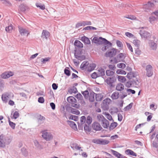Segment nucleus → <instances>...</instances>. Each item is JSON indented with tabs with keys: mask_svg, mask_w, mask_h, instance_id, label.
I'll list each match as a JSON object with an SVG mask.
<instances>
[{
	"mask_svg": "<svg viewBox=\"0 0 158 158\" xmlns=\"http://www.w3.org/2000/svg\"><path fill=\"white\" fill-rule=\"evenodd\" d=\"M97 121L101 123L104 128H107L109 125V122L102 115L99 114L97 117Z\"/></svg>",
	"mask_w": 158,
	"mask_h": 158,
	"instance_id": "f257e3e1",
	"label": "nucleus"
},
{
	"mask_svg": "<svg viewBox=\"0 0 158 158\" xmlns=\"http://www.w3.org/2000/svg\"><path fill=\"white\" fill-rule=\"evenodd\" d=\"M92 42L99 44L103 43H106L108 44L109 42L106 39L102 38V37L98 38V37H94L92 40Z\"/></svg>",
	"mask_w": 158,
	"mask_h": 158,
	"instance_id": "f03ea898",
	"label": "nucleus"
},
{
	"mask_svg": "<svg viewBox=\"0 0 158 158\" xmlns=\"http://www.w3.org/2000/svg\"><path fill=\"white\" fill-rule=\"evenodd\" d=\"M74 56L75 58L80 60H83L85 58V56L82 54V51L80 49H77L75 51Z\"/></svg>",
	"mask_w": 158,
	"mask_h": 158,
	"instance_id": "7ed1b4c3",
	"label": "nucleus"
},
{
	"mask_svg": "<svg viewBox=\"0 0 158 158\" xmlns=\"http://www.w3.org/2000/svg\"><path fill=\"white\" fill-rule=\"evenodd\" d=\"M71 147L74 151V155H77L78 154L79 151L81 150L82 151V149H81V147L79 146L77 144H73L71 145Z\"/></svg>",
	"mask_w": 158,
	"mask_h": 158,
	"instance_id": "20e7f679",
	"label": "nucleus"
},
{
	"mask_svg": "<svg viewBox=\"0 0 158 158\" xmlns=\"http://www.w3.org/2000/svg\"><path fill=\"white\" fill-rule=\"evenodd\" d=\"M67 100L69 103L71 104L72 106L77 108L79 107V105L76 104V100L74 97H69L67 98Z\"/></svg>",
	"mask_w": 158,
	"mask_h": 158,
	"instance_id": "39448f33",
	"label": "nucleus"
},
{
	"mask_svg": "<svg viewBox=\"0 0 158 158\" xmlns=\"http://www.w3.org/2000/svg\"><path fill=\"white\" fill-rule=\"evenodd\" d=\"M116 78L115 77H108L105 80V82L108 85L112 86L113 84L116 81Z\"/></svg>",
	"mask_w": 158,
	"mask_h": 158,
	"instance_id": "423d86ee",
	"label": "nucleus"
},
{
	"mask_svg": "<svg viewBox=\"0 0 158 158\" xmlns=\"http://www.w3.org/2000/svg\"><path fill=\"white\" fill-rule=\"evenodd\" d=\"M50 36V33L47 30H43L41 35V37L43 41L47 40Z\"/></svg>",
	"mask_w": 158,
	"mask_h": 158,
	"instance_id": "0eeeda50",
	"label": "nucleus"
},
{
	"mask_svg": "<svg viewBox=\"0 0 158 158\" xmlns=\"http://www.w3.org/2000/svg\"><path fill=\"white\" fill-rule=\"evenodd\" d=\"M42 132V136L46 140L49 141L52 138V135L46 131H44Z\"/></svg>",
	"mask_w": 158,
	"mask_h": 158,
	"instance_id": "6e6552de",
	"label": "nucleus"
},
{
	"mask_svg": "<svg viewBox=\"0 0 158 158\" xmlns=\"http://www.w3.org/2000/svg\"><path fill=\"white\" fill-rule=\"evenodd\" d=\"M14 73L11 72H6L2 73L1 75V77L3 79H6L13 76Z\"/></svg>",
	"mask_w": 158,
	"mask_h": 158,
	"instance_id": "1a4fd4ad",
	"label": "nucleus"
},
{
	"mask_svg": "<svg viewBox=\"0 0 158 158\" xmlns=\"http://www.w3.org/2000/svg\"><path fill=\"white\" fill-rule=\"evenodd\" d=\"M116 53V50L114 48H112L108 52L106 53V56L109 57H112L115 56Z\"/></svg>",
	"mask_w": 158,
	"mask_h": 158,
	"instance_id": "9d476101",
	"label": "nucleus"
},
{
	"mask_svg": "<svg viewBox=\"0 0 158 158\" xmlns=\"http://www.w3.org/2000/svg\"><path fill=\"white\" fill-rule=\"evenodd\" d=\"M93 129L96 131H100L102 129V127L99 123L95 122L92 125Z\"/></svg>",
	"mask_w": 158,
	"mask_h": 158,
	"instance_id": "9b49d317",
	"label": "nucleus"
},
{
	"mask_svg": "<svg viewBox=\"0 0 158 158\" xmlns=\"http://www.w3.org/2000/svg\"><path fill=\"white\" fill-rule=\"evenodd\" d=\"M152 67L150 65H148L146 66V75L148 77H151L152 75Z\"/></svg>",
	"mask_w": 158,
	"mask_h": 158,
	"instance_id": "f8f14e48",
	"label": "nucleus"
},
{
	"mask_svg": "<svg viewBox=\"0 0 158 158\" xmlns=\"http://www.w3.org/2000/svg\"><path fill=\"white\" fill-rule=\"evenodd\" d=\"M19 31L22 35H26L27 36L29 35V33L27 30L22 27H19Z\"/></svg>",
	"mask_w": 158,
	"mask_h": 158,
	"instance_id": "ddd939ff",
	"label": "nucleus"
},
{
	"mask_svg": "<svg viewBox=\"0 0 158 158\" xmlns=\"http://www.w3.org/2000/svg\"><path fill=\"white\" fill-rule=\"evenodd\" d=\"M10 95L8 93H5L2 94V99L3 102L6 103L7 102L9 98Z\"/></svg>",
	"mask_w": 158,
	"mask_h": 158,
	"instance_id": "4468645a",
	"label": "nucleus"
},
{
	"mask_svg": "<svg viewBox=\"0 0 158 158\" xmlns=\"http://www.w3.org/2000/svg\"><path fill=\"white\" fill-rule=\"evenodd\" d=\"M111 100L109 98H107L104 99L103 101V106L107 108L108 105L111 103Z\"/></svg>",
	"mask_w": 158,
	"mask_h": 158,
	"instance_id": "2eb2a0df",
	"label": "nucleus"
},
{
	"mask_svg": "<svg viewBox=\"0 0 158 158\" xmlns=\"http://www.w3.org/2000/svg\"><path fill=\"white\" fill-rule=\"evenodd\" d=\"M88 62L84 61L81 65V68L82 69H86L88 71L89 65Z\"/></svg>",
	"mask_w": 158,
	"mask_h": 158,
	"instance_id": "dca6fc26",
	"label": "nucleus"
},
{
	"mask_svg": "<svg viewBox=\"0 0 158 158\" xmlns=\"http://www.w3.org/2000/svg\"><path fill=\"white\" fill-rule=\"evenodd\" d=\"M149 45L150 47L152 50H156L157 48V44L153 41H151Z\"/></svg>",
	"mask_w": 158,
	"mask_h": 158,
	"instance_id": "f3484780",
	"label": "nucleus"
},
{
	"mask_svg": "<svg viewBox=\"0 0 158 158\" xmlns=\"http://www.w3.org/2000/svg\"><path fill=\"white\" fill-rule=\"evenodd\" d=\"M96 65L95 64H89L88 71H91L94 70L96 67Z\"/></svg>",
	"mask_w": 158,
	"mask_h": 158,
	"instance_id": "a211bd4d",
	"label": "nucleus"
},
{
	"mask_svg": "<svg viewBox=\"0 0 158 158\" xmlns=\"http://www.w3.org/2000/svg\"><path fill=\"white\" fill-rule=\"evenodd\" d=\"M68 124L69 126L74 130L77 131V125L73 121H69Z\"/></svg>",
	"mask_w": 158,
	"mask_h": 158,
	"instance_id": "6ab92c4d",
	"label": "nucleus"
},
{
	"mask_svg": "<svg viewBox=\"0 0 158 158\" xmlns=\"http://www.w3.org/2000/svg\"><path fill=\"white\" fill-rule=\"evenodd\" d=\"M81 40L85 44H90V41L89 39L85 36L82 37Z\"/></svg>",
	"mask_w": 158,
	"mask_h": 158,
	"instance_id": "aec40b11",
	"label": "nucleus"
},
{
	"mask_svg": "<svg viewBox=\"0 0 158 158\" xmlns=\"http://www.w3.org/2000/svg\"><path fill=\"white\" fill-rule=\"evenodd\" d=\"M98 74L99 75V76H103L105 75V70L104 69L101 68H99L98 69Z\"/></svg>",
	"mask_w": 158,
	"mask_h": 158,
	"instance_id": "412c9836",
	"label": "nucleus"
},
{
	"mask_svg": "<svg viewBox=\"0 0 158 158\" xmlns=\"http://www.w3.org/2000/svg\"><path fill=\"white\" fill-rule=\"evenodd\" d=\"M112 153L115 156H117L118 158H124V156L123 155L120 154L118 152L116 151L112 150Z\"/></svg>",
	"mask_w": 158,
	"mask_h": 158,
	"instance_id": "4be33fe9",
	"label": "nucleus"
},
{
	"mask_svg": "<svg viewBox=\"0 0 158 158\" xmlns=\"http://www.w3.org/2000/svg\"><path fill=\"white\" fill-rule=\"evenodd\" d=\"M74 45L78 47L83 48V44L79 40H76L74 43Z\"/></svg>",
	"mask_w": 158,
	"mask_h": 158,
	"instance_id": "5701e85b",
	"label": "nucleus"
},
{
	"mask_svg": "<svg viewBox=\"0 0 158 158\" xmlns=\"http://www.w3.org/2000/svg\"><path fill=\"white\" fill-rule=\"evenodd\" d=\"M124 85L122 84H118L117 85L116 87V89L118 91H122L124 89Z\"/></svg>",
	"mask_w": 158,
	"mask_h": 158,
	"instance_id": "b1692460",
	"label": "nucleus"
},
{
	"mask_svg": "<svg viewBox=\"0 0 158 158\" xmlns=\"http://www.w3.org/2000/svg\"><path fill=\"white\" fill-rule=\"evenodd\" d=\"M95 97L96 100L99 101H101L102 99L103 95L102 94H96Z\"/></svg>",
	"mask_w": 158,
	"mask_h": 158,
	"instance_id": "393cba45",
	"label": "nucleus"
},
{
	"mask_svg": "<svg viewBox=\"0 0 158 158\" xmlns=\"http://www.w3.org/2000/svg\"><path fill=\"white\" fill-rule=\"evenodd\" d=\"M126 153L127 155H131L135 156H137V155L136 153L132 150L130 149L127 150L126 151Z\"/></svg>",
	"mask_w": 158,
	"mask_h": 158,
	"instance_id": "a878e982",
	"label": "nucleus"
},
{
	"mask_svg": "<svg viewBox=\"0 0 158 158\" xmlns=\"http://www.w3.org/2000/svg\"><path fill=\"white\" fill-rule=\"evenodd\" d=\"M141 35L143 37L147 38L150 36V34L149 33H148L146 31H145L144 32L142 31H141Z\"/></svg>",
	"mask_w": 158,
	"mask_h": 158,
	"instance_id": "bb28decb",
	"label": "nucleus"
},
{
	"mask_svg": "<svg viewBox=\"0 0 158 158\" xmlns=\"http://www.w3.org/2000/svg\"><path fill=\"white\" fill-rule=\"evenodd\" d=\"M117 78L118 81L122 83L124 82L126 80L125 77L123 76H118Z\"/></svg>",
	"mask_w": 158,
	"mask_h": 158,
	"instance_id": "cd10ccee",
	"label": "nucleus"
},
{
	"mask_svg": "<svg viewBox=\"0 0 158 158\" xmlns=\"http://www.w3.org/2000/svg\"><path fill=\"white\" fill-rule=\"evenodd\" d=\"M35 5L37 7H39L42 10H44L45 9V6L44 4H42L40 3H36Z\"/></svg>",
	"mask_w": 158,
	"mask_h": 158,
	"instance_id": "c85d7f7f",
	"label": "nucleus"
},
{
	"mask_svg": "<svg viewBox=\"0 0 158 158\" xmlns=\"http://www.w3.org/2000/svg\"><path fill=\"white\" fill-rule=\"evenodd\" d=\"M119 97V93L117 92L113 93L111 96V98L113 99H116Z\"/></svg>",
	"mask_w": 158,
	"mask_h": 158,
	"instance_id": "c756f323",
	"label": "nucleus"
},
{
	"mask_svg": "<svg viewBox=\"0 0 158 158\" xmlns=\"http://www.w3.org/2000/svg\"><path fill=\"white\" fill-rule=\"evenodd\" d=\"M90 102H93L94 100V94L90 93L89 95L88 98Z\"/></svg>",
	"mask_w": 158,
	"mask_h": 158,
	"instance_id": "7c9ffc66",
	"label": "nucleus"
},
{
	"mask_svg": "<svg viewBox=\"0 0 158 158\" xmlns=\"http://www.w3.org/2000/svg\"><path fill=\"white\" fill-rule=\"evenodd\" d=\"M13 29V26L12 24H10L5 28L6 31L8 32H11Z\"/></svg>",
	"mask_w": 158,
	"mask_h": 158,
	"instance_id": "2f4dec72",
	"label": "nucleus"
},
{
	"mask_svg": "<svg viewBox=\"0 0 158 158\" xmlns=\"http://www.w3.org/2000/svg\"><path fill=\"white\" fill-rule=\"evenodd\" d=\"M0 1L2 2L3 3L8 6H12L11 3L8 0H0Z\"/></svg>",
	"mask_w": 158,
	"mask_h": 158,
	"instance_id": "473e14b6",
	"label": "nucleus"
},
{
	"mask_svg": "<svg viewBox=\"0 0 158 158\" xmlns=\"http://www.w3.org/2000/svg\"><path fill=\"white\" fill-rule=\"evenodd\" d=\"M124 18L132 20H135L136 19V18L134 15H127L124 17Z\"/></svg>",
	"mask_w": 158,
	"mask_h": 158,
	"instance_id": "72a5a7b5",
	"label": "nucleus"
},
{
	"mask_svg": "<svg viewBox=\"0 0 158 158\" xmlns=\"http://www.w3.org/2000/svg\"><path fill=\"white\" fill-rule=\"evenodd\" d=\"M5 143L3 139L2 136H0V147H5Z\"/></svg>",
	"mask_w": 158,
	"mask_h": 158,
	"instance_id": "f704fd0d",
	"label": "nucleus"
},
{
	"mask_svg": "<svg viewBox=\"0 0 158 158\" xmlns=\"http://www.w3.org/2000/svg\"><path fill=\"white\" fill-rule=\"evenodd\" d=\"M117 125L118 124L116 122H114L113 123H112L110 126V130H113L117 126Z\"/></svg>",
	"mask_w": 158,
	"mask_h": 158,
	"instance_id": "c9c22d12",
	"label": "nucleus"
},
{
	"mask_svg": "<svg viewBox=\"0 0 158 158\" xmlns=\"http://www.w3.org/2000/svg\"><path fill=\"white\" fill-rule=\"evenodd\" d=\"M114 73V72L110 70H107L106 71V74L107 76H112Z\"/></svg>",
	"mask_w": 158,
	"mask_h": 158,
	"instance_id": "e433bc0d",
	"label": "nucleus"
},
{
	"mask_svg": "<svg viewBox=\"0 0 158 158\" xmlns=\"http://www.w3.org/2000/svg\"><path fill=\"white\" fill-rule=\"evenodd\" d=\"M4 87V82L3 81L0 79V91H2Z\"/></svg>",
	"mask_w": 158,
	"mask_h": 158,
	"instance_id": "4c0bfd02",
	"label": "nucleus"
},
{
	"mask_svg": "<svg viewBox=\"0 0 158 158\" xmlns=\"http://www.w3.org/2000/svg\"><path fill=\"white\" fill-rule=\"evenodd\" d=\"M116 72L117 74H119L126 75V72L125 71L120 69H118Z\"/></svg>",
	"mask_w": 158,
	"mask_h": 158,
	"instance_id": "58836bf2",
	"label": "nucleus"
},
{
	"mask_svg": "<svg viewBox=\"0 0 158 158\" xmlns=\"http://www.w3.org/2000/svg\"><path fill=\"white\" fill-rule=\"evenodd\" d=\"M110 143V141L106 139H101V145H106Z\"/></svg>",
	"mask_w": 158,
	"mask_h": 158,
	"instance_id": "ea45409f",
	"label": "nucleus"
},
{
	"mask_svg": "<svg viewBox=\"0 0 158 158\" xmlns=\"http://www.w3.org/2000/svg\"><path fill=\"white\" fill-rule=\"evenodd\" d=\"M103 114L109 120L111 121L112 120V117L109 114L105 112L103 113Z\"/></svg>",
	"mask_w": 158,
	"mask_h": 158,
	"instance_id": "a19ab883",
	"label": "nucleus"
},
{
	"mask_svg": "<svg viewBox=\"0 0 158 158\" xmlns=\"http://www.w3.org/2000/svg\"><path fill=\"white\" fill-rule=\"evenodd\" d=\"M133 43L135 46L139 47L140 45V41L139 40H133Z\"/></svg>",
	"mask_w": 158,
	"mask_h": 158,
	"instance_id": "79ce46f5",
	"label": "nucleus"
},
{
	"mask_svg": "<svg viewBox=\"0 0 158 158\" xmlns=\"http://www.w3.org/2000/svg\"><path fill=\"white\" fill-rule=\"evenodd\" d=\"M133 104L132 103H130L128 105H127V106L125 107L124 108V110L125 111H127L129 110L132 108Z\"/></svg>",
	"mask_w": 158,
	"mask_h": 158,
	"instance_id": "37998d69",
	"label": "nucleus"
},
{
	"mask_svg": "<svg viewBox=\"0 0 158 158\" xmlns=\"http://www.w3.org/2000/svg\"><path fill=\"white\" fill-rule=\"evenodd\" d=\"M96 28L92 26H87L83 29V30H96Z\"/></svg>",
	"mask_w": 158,
	"mask_h": 158,
	"instance_id": "c03bdc74",
	"label": "nucleus"
},
{
	"mask_svg": "<svg viewBox=\"0 0 158 158\" xmlns=\"http://www.w3.org/2000/svg\"><path fill=\"white\" fill-rule=\"evenodd\" d=\"M125 57V55L123 53H119L117 56L118 58L120 60L123 59Z\"/></svg>",
	"mask_w": 158,
	"mask_h": 158,
	"instance_id": "a18cd8bd",
	"label": "nucleus"
},
{
	"mask_svg": "<svg viewBox=\"0 0 158 158\" xmlns=\"http://www.w3.org/2000/svg\"><path fill=\"white\" fill-rule=\"evenodd\" d=\"M71 111L72 113L77 115L79 114H80V112L79 110L73 108L71 109Z\"/></svg>",
	"mask_w": 158,
	"mask_h": 158,
	"instance_id": "49530a36",
	"label": "nucleus"
},
{
	"mask_svg": "<svg viewBox=\"0 0 158 158\" xmlns=\"http://www.w3.org/2000/svg\"><path fill=\"white\" fill-rule=\"evenodd\" d=\"M83 95L84 96L85 98L87 99L88 98V96L89 94L88 91L86 90L83 92L82 93Z\"/></svg>",
	"mask_w": 158,
	"mask_h": 158,
	"instance_id": "de8ad7c7",
	"label": "nucleus"
},
{
	"mask_svg": "<svg viewBox=\"0 0 158 158\" xmlns=\"http://www.w3.org/2000/svg\"><path fill=\"white\" fill-rule=\"evenodd\" d=\"M91 77L93 79H95L98 77H99V75L96 72H94L92 73L91 75Z\"/></svg>",
	"mask_w": 158,
	"mask_h": 158,
	"instance_id": "09e8293b",
	"label": "nucleus"
},
{
	"mask_svg": "<svg viewBox=\"0 0 158 158\" xmlns=\"http://www.w3.org/2000/svg\"><path fill=\"white\" fill-rule=\"evenodd\" d=\"M92 119L91 117L89 116H88L87 117L86 123L88 124L89 125L92 122Z\"/></svg>",
	"mask_w": 158,
	"mask_h": 158,
	"instance_id": "8fccbe9b",
	"label": "nucleus"
},
{
	"mask_svg": "<svg viewBox=\"0 0 158 158\" xmlns=\"http://www.w3.org/2000/svg\"><path fill=\"white\" fill-rule=\"evenodd\" d=\"M117 67L119 68L124 69L126 67V65L124 63H120L117 64Z\"/></svg>",
	"mask_w": 158,
	"mask_h": 158,
	"instance_id": "3c124183",
	"label": "nucleus"
},
{
	"mask_svg": "<svg viewBox=\"0 0 158 158\" xmlns=\"http://www.w3.org/2000/svg\"><path fill=\"white\" fill-rule=\"evenodd\" d=\"M93 142L94 143L101 144V139H94L93 140Z\"/></svg>",
	"mask_w": 158,
	"mask_h": 158,
	"instance_id": "603ef678",
	"label": "nucleus"
},
{
	"mask_svg": "<svg viewBox=\"0 0 158 158\" xmlns=\"http://www.w3.org/2000/svg\"><path fill=\"white\" fill-rule=\"evenodd\" d=\"M19 116V113L18 111H15L13 114V118H14L16 119Z\"/></svg>",
	"mask_w": 158,
	"mask_h": 158,
	"instance_id": "864d4df0",
	"label": "nucleus"
},
{
	"mask_svg": "<svg viewBox=\"0 0 158 158\" xmlns=\"http://www.w3.org/2000/svg\"><path fill=\"white\" fill-rule=\"evenodd\" d=\"M9 124L11 127L13 129H14L15 128V124L14 123L10 121V120H9Z\"/></svg>",
	"mask_w": 158,
	"mask_h": 158,
	"instance_id": "5fc2aeb1",
	"label": "nucleus"
},
{
	"mask_svg": "<svg viewBox=\"0 0 158 158\" xmlns=\"http://www.w3.org/2000/svg\"><path fill=\"white\" fill-rule=\"evenodd\" d=\"M82 26H84L83 22H79L77 23L76 25V28H78Z\"/></svg>",
	"mask_w": 158,
	"mask_h": 158,
	"instance_id": "6e6d98bb",
	"label": "nucleus"
},
{
	"mask_svg": "<svg viewBox=\"0 0 158 158\" xmlns=\"http://www.w3.org/2000/svg\"><path fill=\"white\" fill-rule=\"evenodd\" d=\"M50 57L45 58L44 59H41V62L43 63H45L46 62L50 60Z\"/></svg>",
	"mask_w": 158,
	"mask_h": 158,
	"instance_id": "4d7b16f0",
	"label": "nucleus"
},
{
	"mask_svg": "<svg viewBox=\"0 0 158 158\" xmlns=\"http://www.w3.org/2000/svg\"><path fill=\"white\" fill-rule=\"evenodd\" d=\"M84 129L86 132H89L90 131L89 126L86 125H85L84 126Z\"/></svg>",
	"mask_w": 158,
	"mask_h": 158,
	"instance_id": "13d9d810",
	"label": "nucleus"
},
{
	"mask_svg": "<svg viewBox=\"0 0 158 158\" xmlns=\"http://www.w3.org/2000/svg\"><path fill=\"white\" fill-rule=\"evenodd\" d=\"M70 119L76 121L77 119V117L76 116L71 115L70 117Z\"/></svg>",
	"mask_w": 158,
	"mask_h": 158,
	"instance_id": "bf43d9fd",
	"label": "nucleus"
},
{
	"mask_svg": "<svg viewBox=\"0 0 158 158\" xmlns=\"http://www.w3.org/2000/svg\"><path fill=\"white\" fill-rule=\"evenodd\" d=\"M116 43L118 47H123V44H122V42L121 41H120L118 40H117Z\"/></svg>",
	"mask_w": 158,
	"mask_h": 158,
	"instance_id": "052dcab7",
	"label": "nucleus"
},
{
	"mask_svg": "<svg viewBox=\"0 0 158 158\" xmlns=\"http://www.w3.org/2000/svg\"><path fill=\"white\" fill-rule=\"evenodd\" d=\"M156 19V18L154 16H152L149 18V20L150 23H152L155 21Z\"/></svg>",
	"mask_w": 158,
	"mask_h": 158,
	"instance_id": "680f3d73",
	"label": "nucleus"
},
{
	"mask_svg": "<svg viewBox=\"0 0 158 158\" xmlns=\"http://www.w3.org/2000/svg\"><path fill=\"white\" fill-rule=\"evenodd\" d=\"M38 101L39 102L43 103L44 102V98L42 97H40L38 98Z\"/></svg>",
	"mask_w": 158,
	"mask_h": 158,
	"instance_id": "e2e57ef3",
	"label": "nucleus"
},
{
	"mask_svg": "<svg viewBox=\"0 0 158 158\" xmlns=\"http://www.w3.org/2000/svg\"><path fill=\"white\" fill-rule=\"evenodd\" d=\"M83 22L84 26L86 25H90L91 24V22L90 21H84Z\"/></svg>",
	"mask_w": 158,
	"mask_h": 158,
	"instance_id": "0e129e2a",
	"label": "nucleus"
},
{
	"mask_svg": "<svg viewBox=\"0 0 158 158\" xmlns=\"http://www.w3.org/2000/svg\"><path fill=\"white\" fill-rule=\"evenodd\" d=\"M125 34L127 37H131L134 36V35L129 32H126Z\"/></svg>",
	"mask_w": 158,
	"mask_h": 158,
	"instance_id": "69168bd1",
	"label": "nucleus"
},
{
	"mask_svg": "<svg viewBox=\"0 0 158 158\" xmlns=\"http://www.w3.org/2000/svg\"><path fill=\"white\" fill-rule=\"evenodd\" d=\"M76 97L80 100L81 99L83 98L82 95L80 94H77L76 96Z\"/></svg>",
	"mask_w": 158,
	"mask_h": 158,
	"instance_id": "338daca9",
	"label": "nucleus"
},
{
	"mask_svg": "<svg viewBox=\"0 0 158 158\" xmlns=\"http://www.w3.org/2000/svg\"><path fill=\"white\" fill-rule=\"evenodd\" d=\"M109 68L110 69L114 70L116 69V67L115 65L110 64L109 65Z\"/></svg>",
	"mask_w": 158,
	"mask_h": 158,
	"instance_id": "774afa93",
	"label": "nucleus"
}]
</instances>
